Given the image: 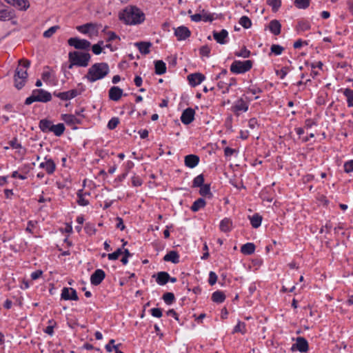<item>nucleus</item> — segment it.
Returning <instances> with one entry per match:
<instances>
[{
	"label": "nucleus",
	"instance_id": "f257e3e1",
	"mask_svg": "<svg viewBox=\"0 0 353 353\" xmlns=\"http://www.w3.org/2000/svg\"><path fill=\"white\" fill-rule=\"evenodd\" d=\"M119 19L128 25L141 23L145 20L144 13L135 6H128L119 13Z\"/></svg>",
	"mask_w": 353,
	"mask_h": 353
},
{
	"label": "nucleus",
	"instance_id": "f03ea898",
	"mask_svg": "<svg viewBox=\"0 0 353 353\" xmlns=\"http://www.w3.org/2000/svg\"><path fill=\"white\" fill-rule=\"evenodd\" d=\"M110 72V68L107 63H96L91 65L84 78L89 82L93 83L105 77Z\"/></svg>",
	"mask_w": 353,
	"mask_h": 353
},
{
	"label": "nucleus",
	"instance_id": "7ed1b4c3",
	"mask_svg": "<svg viewBox=\"0 0 353 353\" xmlns=\"http://www.w3.org/2000/svg\"><path fill=\"white\" fill-rule=\"evenodd\" d=\"M91 55L83 51H72L68 53L69 65L68 68L71 70L74 66L85 68L89 65Z\"/></svg>",
	"mask_w": 353,
	"mask_h": 353
},
{
	"label": "nucleus",
	"instance_id": "20e7f679",
	"mask_svg": "<svg viewBox=\"0 0 353 353\" xmlns=\"http://www.w3.org/2000/svg\"><path fill=\"white\" fill-rule=\"evenodd\" d=\"M30 62L28 60H19V65L15 70L14 76V86L18 89H21L26 82L28 78L27 68L30 66Z\"/></svg>",
	"mask_w": 353,
	"mask_h": 353
},
{
	"label": "nucleus",
	"instance_id": "39448f33",
	"mask_svg": "<svg viewBox=\"0 0 353 353\" xmlns=\"http://www.w3.org/2000/svg\"><path fill=\"white\" fill-rule=\"evenodd\" d=\"M52 100L51 94L43 89H35L32 92L31 95L25 101L26 105H30L33 102L39 101L46 103Z\"/></svg>",
	"mask_w": 353,
	"mask_h": 353
},
{
	"label": "nucleus",
	"instance_id": "423d86ee",
	"mask_svg": "<svg viewBox=\"0 0 353 353\" xmlns=\"http://www.w3.org/2000/svg\"><path fill=\"white\" fill-rule=\"evenodd\" d=\"M252 67V61L251 60L234 61L230 66V70L235 74H242L249 71Z\"/></svg>",
	"mask_w": 353,
	"mask_h": 353
},
{
	"label": "nucleus",
	"instance_id": "0eeeda50",
	"mask_svg": "<svg viewBox=\"0 0 353 353\" xmlns=\"http://www.w3.org/2000/svg\"><path fill=\"white\" fill-rule=\"evenodd\" d=\"M69 46L74 47L77 50H88L91 46L89 41L79 39L78 37H71L68 40Z\"/></svg>",
	"mask_w": 353,
	"mask_h": 353
},
{
	"label": "nucleus",
	"instance_id": "6e6552de",
	"mask_svg": "<svg viewBox=\"0 0 353 353\" xmlns=\"http://www.w3.org/2000/svg\"><path fill=\"white\" fill-rule=\"evenodd\" d=\"M14 16V10L0 1V21H9L13 19Z\"/></svg>",
	"mask_w": 353,
	"mask_h": 353
},
{
	"label": "nucleus",
	"instance_id": "1a4fd4ad",
	"mask_svg": "<svg viewBox=\"0 0 353 353\" xmlns=\"http://www.w3.org/2000/svg\"><path fill=\"white\" fill-rule=\"evenodd\" d=\"M292 351L299 350L300 352H306L308 350V343L303 337H297L296 343L292 345Z\"/></svg>",
	"mask_w": 353,
	"mask_h": 353
},
{
	"label": "nucleus",
	"instance_id": "9d476101",
	"mask_svg": "<svg viewBox=\"0 0 353 353\" xmlns=\"http://www.w3.org/2000/svg\"><path fill=\"white\" fill-rule=\"evenodd\" d=\"M81 92H78L77 90L73 89L70 90L66 92H54L53 93L54 96L59 98L61 100L63 101H68L72 99H74L79 94H80Z\"/></svg>",
	"mask_w": 353,
	"mask_h": 353
},
{
	"label": "nucleus",
	"instance_id": "9b49d317",
	"mask_svg": "<svg viewBox=\"0 0 353 353\" xmlns=\"http://www.w3.org/2000/svg\"><path fill=\"white\" fill-rule=\"evenodd\" d=\"M61 297L65 301H77L79 299L77 291L71 288H63L61 291Z\"/></svg>",
	"mask_w": 353,
	"mask_h": 353
},
{
	"label": "nucleus",
	"instance_id": "f8f14e48",
	"mask_svg": "<svg viewBox=\"0 0 353 353\" xmlns=\"http://www.w3.org/2000/svg\"><path fill=\"white\" fill-rule=\"evenodd\" d=\"M174 35L179 41H183L190 37L191 32L187 27L181 26L174 29Z\"/></svg>",
	"mask_w": 353,
	"mask_h": 353
},
{
	"label": "nucleus",
	"instance_id": "ddd939ff",
	"mask_svg": "<svg viewBox=\"0 0 353 353\" xmlns=\"http://www.w3.org/2000/svg\"><path fill=\"white\" fill-rule=\"evenodd\" d=\"M195 111L188 108L185 109L181 114V121L185 125H188L192 123L194 119Z\"/></svg>",
	"mask_w": 353,
	"mask_h": 353
},
{
	"label": "nucleus",
	"instance_id": "4468645a",
	"mask_svg": "<svg viewBox=\"0 0 353 353\" xmlns=\"http://www.w3.org/2000/svg\"><path fill=\"white\" fill-rule=\"evenodd\" d=\"M105 277V272L101 269H97L91 275L90 283L93 285H98L103 281Z\"/></svg>",
	"mask_w": 353,
	"mask_h": 353
},
{
	"label": "nucleus",
	"instance_id": "2eb2a0df",
	"mask_svg": "<svg viewBox=\"0 0 353 353\" xmlns=\"http://www.w3.org/2000/svg\"><path fill=\"white\" fill-rule=\"evenodd\" d=\"M205 79V76L199 72L190 74L188 76L189 83L192 87L199 85Z\"/></svg>",
	"mask_w": 353,
	"mask_h": 353
},
{
	"label": "nucleus",
	"instance_id": "dca6fc26",
	"mask_svg": "<svg viewBox=\"0 0 353 353\" xmlns=\"http://www.w3.org/2000/svg\"><path fill=\"white\" fill-rule=\"evenodd\" d=\"M39 168L45 169L48 174H52L55 171L56 164L52 159L45 158V161L39 164Z\"/></svg>",
	"mask_w": 353,
	"mask_h": 353
},
{
	"label": "nucleus",
	"instance_id": "f3484780",
	"mask_svg": "<svg viewBox=\"0 0 353 353\" xmlns=\"http://www.w3.org/2000/svg\"><path fill=\"white\" fill-rule=\"evenodd\" d=\"M200 159L196 154H188L185 157L184 163L185 166L190 168H194L199 164Z\"/></svg>",
	"mask_w": 353,
	"mask_h": 353
},
{
	"label": "nucleus",
	"instance_id": "a211bd4d",
	"mask_svg": "<svg viewBox=\"0 0 353 353\" xmlns=\"http://www.w3.org/2000/svg\"><path fill=\"white\" fill-rule=\"evenodd\" d=\"M228 32L226 30L223 29L221 32L213 31V37L218 43L221 45L227 43L226 39L228 38Z\"/></svg>",
	"mask_w": 353,
	"mask_h": 353
},
{
	"label": "nucleus",
	"instance_id": "6ab92c4d",
	"mask_svg": "<svg viewBox=\"0 0 353 353\" xmlns=\"http://www.w3.org/2000/svg\"><path fill=\"white\" fill-rule=\"evenodd\" d=\"M61 119L68 125H72L75 124H81L82 119L77 117L74 114H63L61 115Z\"/></svg>",
	"mask_w": 353,
	"mask_h": 353
},
{
	"label": "nucleus",
	"instance_id": "aec40b11",
	"mask_svg": "<svg viewBox=\"0 0 353 353\" xmlns=\"http://www.w3.org/2000/svg\"><path fill=\"white\" fill-rule=\"evenodd\" d=\"M123 95V90L118 86H113L109 90L110 99L117 101Z\"/></svg>",
	"mask_w": 353,
	"mask_h": 353
},
{
	"label": "nucleus",
	"instance_id": "412c9836",
	"mask_svg": "<svg viewBox=\"0 0 353 353\" xmlns=\"http://www.w3.org/2000/svg\"><path fill=\"white\" fill-rule=\"evenodd\" d=\"M8 3L18 8L20 10H26L30 7L28 0H5Z\"/></svg>",
	"mask_w": 353,
	"mask_h": 353
},
{
	"label": "nucleus",
	"instance_id": "4be33fe9",
	"mask_svg": "<svg viewBox=\"0 0 353 353\" xmlns=\"http://www.w3.org/2000/svg\"><path fill=\"white\" fill-rule=\"evenodd\" d=\"M248 110V105L243 99H238L232 107V110L234 112H246Z\"/></svg>",
	"mask_w": 353,
	"mask_h": 353
},
{
	"label": "nucleus",
	"instance_id": "5701e85b",
	"mask_svg": "<svg viewBox=\"0 0 353 353\" xmlns=\"http://www.w3.org/2000/svg\"><path fill=\"white\" fill-rule=\"evenodd\" d=\"M134 46H137L139 50V52L143 54H148L150 53V48L152 46L150 42H137L134 43Z\"/></svg>",
	"mask_w": 353,
	"mask_h": 353
},
{
	"label": "nucleus",
	"instance_id": "b1692460",
	"mask_svg": "<svg viewBox=\"0 0 353 353\" xmlns=\"http://www.w3.org/2000/svg\"><path fill=\"white\" fill-rule=\"evenodd\" d=\"M165 261H170L173 263H178L179 262V255L176 251L172 250L168 252L163 257Z\"/></svg>",
	"mask_w": 353,
	"mask_h": 353
},
{
	"label": "nucleus",
	"instance_id": "393cba45",
	"mask_svg": "<svg viewBox=\"0 0 353 353\" xmlns=\"http://www.w3.org/2000/svg\"><path fill=\"white\" fill-rule=\"evenodd\" d=\"M270 32L274 35H279L281 33V25L278 20H272L269 23Z\"/></svg>",
	"mask_w": 353,
	"mask_h": 353
},
{
	"label": "nucleus",
	"instance_id": "a878e982",
	"mask_svg": "<svg viewBox=\"0 0 353 353\" xmlns=\"http://www.w3.org/2000/svg\"><path fill=\"white\" fill-rule=\"evenodd\" d=\"M52 125V121L48 119H41L39 123L40 130L45 133L51 132V126Z\"/></svg>",
	"mask_w": 353,
	"mask_h": 353
},
{
	"label": "nucleus",
	"instance_id": "bb28decb",
	"mask_svg": "<svg viewBox=\"0 0 353 353\" xmlns=\"http://www.w3.org/2000/svg\"><path fill=\"white\" fill-rule=\"evenodd\" d=\"M155 73L159 75L163 74L166 72V65L161 61L158 60L154 62Z\"/></svg>",
	"mask_w": 353,
	"mask_h": 353
},
{
	"label": "nucleus",
	"instance_id": "cd10ccee",
	"mask_svg": "<svg viewBox=\"0 0 353 353\" xmlns=\"http://www.w3.org/2000/svg\"><path fill=\"white\" fill-rule=\"evenodd\" d=\"M157 283L160 285H163L169 281V274L166 272H160L157 274Z\"/></svg>",
	"mask_w": 353,
	"mask_h": 353
},
{
	"label": "nucleus",
	"instance_id": "c85d7f7f",
	"mask_svg": "<svg viewBox=\"0 0 353 353\" xmlns=\"http://www.w3.org/2000/svg\"><path fill=\"white\" fill-rule=\"evenodd\" d=\"M255 251V245L252 243H247L241 248V252L245 255H250Z\"/></svg>",
	"mask_w": 353,
	"mask_h": 353
},
{
	"label": "nucleus",
	"instance_id": "c756f323",
	"mask_svg": "<svg viewBox=\"0 0 353 353\" xmlns=\"http://www.w3.org/2000/svg\"><path fill=\"white\" fill-rule=\"evenodd\" d=\"M65 129L63 123L53 124V125L51 126V132H53L57 137H60L63 134Z\"/></svg>",
	"mask_w": 353,
	"mask_h": 353
},
{
	"label": "nucleus",
	"instance_id": "7c9ffc66",
	"mask_svg": "<svg viewBox=\"0 0 353 353\" xmlns=\"http://www.w3.org/2000/svg\"><path fill=\"white\" fill-rule=\"evenodd\" d=\"M94 25L91 23H88L81 26H77V30L82 34H88L91 30H94Z\"/></svg>",
	"mask_w": 353,
	"mask_h": 353
},
{
	"label": "nucleus",
	"instance_id": "2f4dec72",
	"mask_svg": "<svg viewBox=\"0 0 353 353\" xmlns=\"http://www.w3.org/2000/svg\"><path fill=\"white\" fill-rule=\"evenodd\" d=\"M225 295L221 291H216L212 294V300L215 303H221L225 301Z\"/></svg>",
	"mask_w": 353,
	"mask_h": 353
},
{
	"label": "nucleus",
	"instance_id": "473e14b6",
	"mask_svg": "<svg viewBox=\"0 0 353 353\" xmlns=\"http://www.w3.org/2000/svg\"><path fill=\"white\" fill-rule=\"evenodd\" d=\"M205 205L206 202L205 199L199 198L193 203L192 205L191 206V210L193 212H197L200 209L203 208Z\"/></svg>",
	"mask_w": 353,
	"mask_h": 353
},
{
	"label": "nucleus",
	"instance_id": "72a5a7b5",
	"mask_svg": "<svg viewBox=\"0 0 353 353\" xmlns=\"http://www.w3.org/2000/svg\"><path fill=\"white\" fill-rule=\"evenodd\" d=\"M219 228L222 232H229L232 228V221H230V219L225 218L221 221Z\"/></svg>",
	"mask_w": 353,
	"mask_h": 353
},
{
	"label": "nucleus",
	"instance_id": "f704fd0d",
	"mask_svg": "<svg viewBox=\"0 0 353 353\" xmlns=\"http://www.w3.org/2000/svg\"><path fill=\"white\" fill-rule=\"evenodd\" d=\"M250 219V223L254 228H259L261 224L262 217L258 214H254Z\"/></svg>",
	"mask_w": 353,
	"mask_h": 353
},
{
	"label": "nucleus",
	"instance_id": "c9c22d12",
	"mask_svg": "<svg viewBox=\"0 0 353 353\" xmlns=\"http://www.w3.org/2000/svg\"><path fill=\"white\" fill-rule=\"evenodd\" d=\"M343 94L347 98V103L348 107H353V90L346 88L343 91Z\"/></svg>",
	"mask_w": 353,
	"mask_h": 353
},
{
	"label": "nucleus",
	"instance_id": "e433bc0d",
	"mask_svg": "<svg viewBox=\"0 0 353 353\" xmlns=\"http://www.w3.org/2000/svg\"><path fill=\"white\" fill-rule=\"evenodd\" d=\"M310 0H294V5L299 9H306L310 6Z\"/></svg>",
	"mask_w": 353,
	"mask_h": 353
},
{
	"label": "nucleus",
	"instance_id": "4c0bfd02",
	"mask_svg": "<svg viewBox=\"0 0 353 353\" xmlns=\"http://www.w3.org/2000/svg\"><path fill=\"white\" fill-rule=\"evenodd\" d=\"M199 193L203 196H209V197H210L212 196V193L210 192V185L203 184L200 187Z\"/></svg>",
	"mask_w": 353,
	"mask_h": 353
},
{
	"label": "nucleus",
	"instance_id": "58836bf2",
	"mask_svg": "<svg viewBox=\"0 0 353 353\" xmlns=\"http://www.w3.org/2000/svg\"><path fill=\"white\" fill-rule=\"evenodd\" d=\"M239 24L245 29H248L252 26V21L247 16H243L240 18Z\"/></svg>",
	"mask_w": 353,
	"mask_h": 353
},
{
	"label": "nucleus",
	"instance_id": "ea45409f",
	"mask_svg": "<svg viewBox=\"0 0 353 353\" xmlns=\"http://www.w3.org/2000/svg\"><path fill=\"white\" fill-rule=\"evenodd\" d=\"M267 3L272 7L273 12H276L281 6V0H266Z\"/></svg>",
	"mask_w": 353,
	"mask_h": 353
},
{
	"label": "nucleus",
	"instance_id": "a19ab883",
	"mask_svg": "<svg viewBox=\"0 0 353 353\" xmlns=\"http://www.w3.org/2000/svg\"><path fill=\"white\" fill-rule=\"evenodd\" d=\"M241 332L244 334L246 332L245 323L241 321H239L238 323L234 326L233 333Z\"/></svg>",
	"mask_w": 353,
	"mask_h": 353
},
{
	"label": "nucleus",
	"instance_id": "79ce46f5",
	"mask_svg": "<svg viewBox=\"0 0 353 353\" xmlns=\"http://www.w3.org/2000/svg\"><path fill=\"white\" fill-rule=\"evenodd\" d=\"M201 17H202V21L207 22H212L214 19V14L210 13L205 10H202L201 11Z\"/></svg>",
	"mask_w": 353,
	"mask_h": 353
},
{
	"label": "nucleus",
	"instance_id": "37998d69",
	"mask_svg": "<svg viewBox=\"0 0 353 353\" xmlns=\"http://www.w3.org/2000/svg\"><path fill=\"white\" fill-rule=\"evenodd\" d=\"M77 203L79 205L86 206L89 204V201L85 199L84 194H82V190H79L77 193Z\"/></svg>",
	"mask_w": 353,
	"mask_h": 353
},
{
	"label": "nucleus",
	"instance_id": "c03bdc74",
	"mask_svg": "<svg viewBox=\"0 0 353 353\" xmlns=\"http://www.w3.org/2000/svg\"><path fill=\"white\" fill-rule=\"evenodd\" d=\"M311 26L308 21H300L298 23L297 30L300 31H306L310 30Z\"/></svg>",
	"mask_w": 353,
	"mask_h": 353
},
{
	"label": "nucleus",
	"instance_id": "a18cd8bd",
	"mask_svg": "<svg viewBox=\"0 0 353 353\" xmlns=\"http://www.w3.org/2000/svg\"><path fill=\"white\" fill-rule=\"evenodd\" d=\"M60 28V27L59 26H52L50 27L49 29H48L47 30H46L44 32H43V37L45 38H50L56 32L57 30H59Z\"/></svg>",
	"mask_w": 353,
	"mask_h": 353
},
{
	"label": "nucleus",
	"instance_id": "49530a36",
	"mask_svg": "<svg viewBox=\"0 0 353 353\" xmlns=\"http://www.w3.org/2000/svg\"><path fill=\"white\" fill-rule=\"evenodd\" d=\"M203 182H204L203 175L202 174H199L194 179L192 186L194 188H197V187L200 188L201 186H202L203 185Z\"/></svg>",
	"mask_w": 353,
	"mask_h": 353
},
{
	"label": "nucleus",
	"instance_id": "de8ad7c7",
	"mask_svg": "<svg viewBox=\"0 0 353 353\" xmlns=\"http://www.w3.org/2000/svg\"><path fill=\"white\" fill-rule=\"evenodd\" d=\"M103 41H99L97 43L94 44L92 47V50L94 54L98 55L102 52Z\"/></svg>",
	"mask_w": 353,
	"mask_h": 353
},
{
	"label": "nucleus",
	"instance_id": "09e8293b",
	"mask_svg": "<svg viewBox=\"0 0 353 353\" xmlns=\"http://www.w3.org/2000/svg\"><path fill=\"white\" fill-rule=\"evenodd\" d=\"M163 299L166 304L170 305L174 301V295L172 292H166L163 295Z\"/></svg>",
	"mask_w": 353,
	"mask_h": 353
},
{
	"label": "nucleus",
	"instance_id": "8fccbe9b",
	"mask_svg": "<svg viewBox=\"0 0 353 353\" xmlns=\"http://www.w3.org/2000/svg\"><path fill=\"white\" fill-rule=\"evenodd\" d=\"M123 253L122 248H118L115 252L108 254L109 260L114 261L119 259V256Z\"/></svg>",
	"mask_w": 353,
	"mask_h": 353
},
{
	"label": "nucleus",
	"instance_id": "3c124183",
	"mask_svg": "<svg viewBox=\"0 0 353 353\" xmlns=\"http://www.w3.org/2000/svg\"><path fill=\"white\" fill-rule=\"evenodd\" d=\"M211 48L208 46L205 45L200 48L199 53L202 57H209L210 54Z\"/></svg>",
	"mask_w": 353,
	"mask_h": 353
},
{
	"label": "nucleus",
	"instance_id": "603ef678",
	"mask_svg": "<svg viewBox=\"0 0 353 353\" xmlns=\"http://www.w3.org/2000/svg\"><path fill=\"white\" fill-rule=\"evenodd\" d=\"M270 50L275 55H280L284 50V48L279 45L273 44L270 48Z\"/></svg>",
	"mask_w": 353,
	"mask_h": 353
},
{
	"label": "nucleus",
	"instance_id": "864d4df0",
	"mask_svg": "<svg viewBox=\"0 0 353 353\" xmlns=\"http://www.w3.org/2000/svg\"><path fill=\"white\" fill-rule=\"evenodd\" d=\"M119 123V118L117 117H113L109 121H108V128L110 129V130H114V128H116V127L118 125V124Z\"/></svg>",
	"mask_w": 353,
	"mask_h": 353
},
{
	"label": "nucleus",
	"instance_id": "5fc2aeb1",
	"mask_svg": "<svg viewBox=\"0 0 353 353\" xmlns=\"http://www.w3.org/2000/svg\"><path fill=\"white\" fill-rule=\"evenodd\" d=\"M250 52L245 48L241 49L239 52H235V55L237 57H241L243 58H248L250 57Z\"/></svg>",
	"mask_w": 353,
	"mask_h": 353
},
{
	"label": "nucleus",
	"instance_id": "6e6d98bb",
	"mask_svg": "<svg viewBox=\"0 0 353 353\" xmlns=\"http://www.w3.org/2000/svg\"><path fill=\"white\" fill-rule=\"evenodd\" d=\"M217 281V276L215 272H210L209 274V279L208 283L210 285H213L216 283Z\"/></svg>",
	"mask_w": 353,
	"mask_h": 353
},
{
	"label": "nucleus",
	"instance_id": "4d7b16f0",
	"mask_svg": "<svg viewBox=\"0 0 353 353\" xmlns=\"http://www.w3.org/2000/svg\"><path fill=\"white\" fill-rule=\"evenodd\" d=\"M344 170L345 172L349 173L353 171V160L347 161L344 164Z\"/></svg>",
	"mask_w": 353,
	"mask_h": 353
},
{
	"label": "nucleus",
	"instance_id": "13d9d810",
	"mask_svg": "<svg viewBox=\"0 0 353 353\" xmlns=\"http://www.w3.org/2000/svg\"><path fill=\"white\" fill-rule=\"evenodd\" d=\"M150 312L154 317L157 318H160L163 315L161 309L157 307L151 309Z\"/></svg>",
	"mask_w": 353,
	"mask_h": 353
},
{
	"label": "nucleus",
	"instance_id": "bf43d9fd",
	"mask_svg": "<svg viewBox=\"0 0 353 353\" xmlns=\"http://www.w3.org/2000/svg\"><path fill=\"white\" fill-rule=\"evenodd\" d=\"M107 34L108 35V37L106 40L108 42H110V41H114L116 39H118V40L121 39L120 37L118 35H117L115 34V32H114L110 31V32H108Z\"/></svg>",
	"mask_w": 353,
	"mask_h": 353
},
{
	"label": "nucleus",
	"instance_id": "052dcab7",
	"mask_svg": "<svg viewBox=\"0 0 353 353\" xmlns=\"http://www.w3.org/2000/svg\"><path fill=\"white\" fill-rule=\"evenodd\" d=\"M9 144H10V147H12V148H14V149L21 148V145L20 143L18 142V140L17 138H14L12 140H11L9 142Z\"/></svg>",
	"mask_w": 353,
	"mask_h": 353
},
{
	"label": "nucleus",
	"instance_id": "680f3d73",
	"mask_svg": "<svg viewBox=\"0 0 353 353\" xmlns=\"http://www.w3.org/2000/svg\"><path fill=\"white\" fill-rule=\"evenodd\" d=\"M227 86H225V89L223 90V93L225 94L229 92L230 88L232 85H234L236 84V80L234 79H230V81L228 83H226Z\"/></svg>",
	"mask_w": 353,
	"mask_h": 353
},
{
	"label": "nucleus",
	"instance_id": "e2e57ef3",
	"mask_svg": "<svg viewBox=\"0 0 353 353\" xmlns=\"http://www.w3.org/2000/svg\"><path fill=\"white\" fill-rule=\"evenodd\" d=\"M116 220L117 222L116 227L121 230H123L125 229V225H124L123 219L121 217L118 216V217H117Z\"/></svg>",
	"mask_w": 353,
	"mask_h": 353
},
{
	"label": "nucleus",
	"instance_id": "0e129e2a",
	"mask_svg": "<svg viewBox=\"0 0 353 353\" xmlns=\"http://www.w3.org/2000/svg\"><path fill=\"white\" fill-rule=\"evenodd\" d=\"M190 19L194 22H199V21H202L201 13H196L194 14H192L190 16Z\"/></svg>",
	"mask_w": 353,
	"mask_h": 353
},
{
	"label": "nucleus",
	"instance_id": "69168bd1",
	"mask_svg": "<svg viewBox=\"0 0 353 353\" xmlns=\"http://www.w3.org/2000/svg\"><path fill=\"white\" fill-rule=\"evenodd\" d=\"M43 274V272L41 270H36L31 274V279L32 280H36L39 279Z\"/></svg>",
	"mask_w": 353,
	"mask_h": 353
},
{
	"label": "nucleus",
	"instance_id": "338daca9",
	"mask_svg": "<svg viewBox=\"0 0 353 353\" xmlns=\"http://www.w3.org/2000/svg\"><path fill=\"white\" fill-rule=\"evenodd\" d=\"M303 44H305V45H307V41H303L301 39H298L297 41H296L294 43V48L297 49V48H300Z\"/></svg>",
	"mask_w": 353,
	"mask_h": 353
},
{
	"label": "nucleus",
	"instance_id": "774afa93",
	"mask_svg": "<svg viewBox=\"0 0 353 353\" xmlns=\"http://www.w3.org/2000/svg\"><path fill=\"white\" fill-rule=\"evenodd\" d=\"M257 125V120L255 118H252L248 121V126L251 129H254Z\"/></svg>",
	"mask_w": 353,
	"mask_h": 353
}]
</instances>
